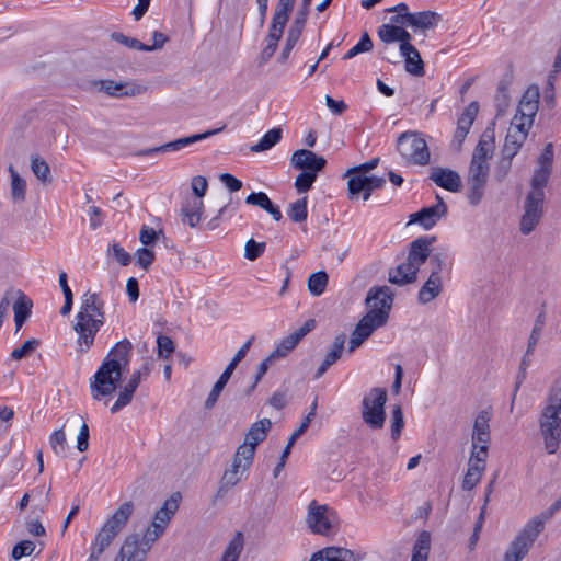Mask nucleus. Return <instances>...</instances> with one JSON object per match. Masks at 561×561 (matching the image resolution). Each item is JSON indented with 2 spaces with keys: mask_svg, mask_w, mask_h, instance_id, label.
Wrapping results in <instances>:
<instances>
[{
  "mask_svg": "<svg viewBox=\"0 0 561 561\" xmlns=\"http://www.w3.org/2000/svg\"><path fill=\"white\" fill-rule=\"evenodd\" d=\"M557 421H561V410L559 408L554 407L553 404L547 402V405L543 408L539 425L540 424H547V422L556 423Z\"/></svg>",
  "mask_w": 561,
  "mask_h": 561,
  "instance_id": "338daca9",
  "label": "nucleus"
},
{
  "mask_svg": "<svg viewBox=\"0 0 561 561\" xmlns=\"http://www.w3.org/2000/svg\"><path fill=\"white\" fill-rule=\"evenodd\" d=\"M313 319L307 320L298 330L284 337L273 351L277 358L286 357L299 342L314 328Z\"/></svg>",
  "mask_w": 561,
  "mask_h": 561,
  "instance_id": "2eb2a0df",
  "label": "nucleus"
},
{
  "mask_svg": "<svg viewBox=\"0 0 561 561\" xmlns=\"http://www.w3.org/2000/svg\"><path fill=\"white\" fill-rule=\"evenodd\" d=\"M203 206L204 204L202 199H193L192 202H187L183 205L181 208L183 222L187 224L191 228H194L201 220Z\"/></svg>",
  "mask_w": 561,
  "mask_h": 561,
  "instance_id": "c9c22d12",
  "label": "nucleus"
},
{
  "mask_svg": "<svg viewBox=\"0 0 561 561\" xmlns=\"http://www.w3.org/2000/svg\"><path fill=\"white\" fill-rule=\"evenodd\" d=\"M131 351V342L128 339H123L110 350L103 360H114L118 365V368L125 371L129 366Z\"/></svg>",
  "mask_w": 561,
  "mask_h": 561,
  "instance_id": "5701e85b",
  "label": "nucleus"
},
{
  "mask_svg": "<svg viewBox=\"0 0 561 561\" xmlns=\"http://www.w3.org/2000/svg\"><path fill=\"white\" fill-rule=\"evenodd\" d=\"M9 300L10 296H16V300L13 304L15 332H18L32 313L33 301L20 289L15 291H7Z\"/></svg>",
  "mask_w": 561,
  "mask_h": 561,
  "instance_id": "f3484780",
  "label": "nucleus"
},
{
  "mask_svg": "<svg viewBox=\"0 0 561 561\" xmlns=\"http://www.w3.org/2000/svg\"><path fill=\"white\" fill-rule=\"evenodd\" d=\"M288 217L294 222H301L307 219L308 210H307V197H302L300 199H297L296 202L291 203L289 205V208L287 210Z\"/></svg>",
  "mask_w": 561,
  "mask_h": 561,
  "instance_id": "3c124183",
  "label": "nucleus"
},
{
  "mask_svg": "<svg viewBox=\"0 0 561 561\" xmlns=\"http://www.w3.org/2000/svg\"><path fill=\"white\" fill-rule=\"evenodd\" d=\"M539 98V88L537 85H529L522 95L504 144L515 146L517 149L522 148L538 112Z\"/></svg>",
  "mask_w": 561,
  "mask_h": 561,
  "instance_id": "f257e3e1",
  "label": "nucleus"
},
{
  "mask_svg": "<svg viewBox=\"0 0 561 561\" xmlns=\"http://www.w3.org/2000/svg\"><path fill=\"white\" fill-rule=\"evenodd\" d=\"M99 89L113 98L135 96L144 93L146 87L129 82H115L114 80H99L94 82Z\"/></svg>",
  "mask_w": 561,
  "mask_h": 561,
  "instance_id": "4468645a",
  "label": "nucleus"
},
{
  "mask_svg": "<svg viewBox=\"0 0 561 561\" xmlns=\"http://www.w3.org/2000/svg\"><path fill=\"white\" fill-rule=\"evenodd\" d=\"M542 203L540 194H527L524 203V214L520 218L519 230L523 234H529L539 224L542 216Z\"/></svg>",
  "mask_w": 561,
  "mask_h": 561,
  "instance_id": "9d476101",
  "label": "nucleus"
},
{
  "mask_svg": "<svg viewBox=\"0 0 561 561\" xmlns=\"http://www.w3.org/2000/svg\"><path fill=\"white\" fill-rule=\"evenodd\" d=\"M404 57L405 71L415 77L424 76V62L419 50L413 47L411 50L400 53Z\"/></svg>",
  "mask_w": 561,
  "mask_h": 561,
  "instance_id": "72a5a7b5",
  "label": "nucleus"
},
{
  "mask_svg": "<svg viewBox=\"0 0 561 561\" xmlns=\"http://www.w3.org/2000/svg\"><path fill=\"white\" fill-rule=\"evenodd\" d=\"M545 323H546L545 313L541 312L535 319V323H534V327H533V330L530 332L528 343H527L526 356H530L534 353L536 345H537L539 339L541 337V334H542V331L545 328Z\"/></svg>",
  "mask_w": 561,
  "mask_h": 561,
  "instance_id": "a18cd8bd",
  "label": "nucleus"
},
{
  "mask_svg": "<svg viewBox=\"0 0 561 561\" xmlns=\"http://www.w3.org/2000/svg\"><path fill=\"white\" fill-rule=\"evenodd\" d=\"M306 426L305 424H300V426L291 434V436L289 437V440L287 443V445L285 446L282 455H280V458H279V461L278 463L276 465V467L274 468V471H273V476L274 478H277V476L279 474V472L283 470V468L285 467V463H286V460L291 451V448L294 447V444L295 442L306 432Z\"/></svg>",
  "mask_w": 561,
  "mask_h": 561,
  "instance_id": "79ce46f5",
  "label": "nucleus"
},
{
  "mask_svg": "<svg viewBox=\"0 0 561 561\" xmlns=\"http://www.w3.org/2000/svg\"><path fill=\"white\" fill-rule=\"evenodd\" d=\"M147 553V550L140 545V536L133 534L126 537L116 561H145Z\"/></svg>",
  "mask_w": 561,
  "mask_h": 561,
  "instance_id": "a211bd4d",
  "label": "nucleus"
},
{
  "mask_svg": "<svg viewBox=\"0 0 561 561\" xmlns=\"http://www.w3.org/2000/svg\"><path fill=\"white\" fill-rule=\"evenodd\" d=\"M253 340H254V336L250 337L239 348V351L234 354V356L232 357L230 363L227 365L225 370L221 373V375L219 376L218 380L213 386V389L210 390V392H209V394H208V397H207V399L205 401V404H204L205 409L209 410V409L214 408V405L216 404V402H217L221 391L224 390V388L228 383V381H229L233 370L236 369L238 364L245 357L249 348L252 345Z\"/></svg>",
  "mask_w": 561,
  "mask_h": 561,
  "instance_id": "1a4fd4ad",
  "label": "nucleus"
},
{
  "mask_svg": "<svg viewBox=\"0 0 561 561\" xmlns=\"http://www.w3.org/2000/svg\"><path fill=\"white\" fill-rule=\"evenodd\" d=\"M399 25L382 24L378 28V36L385 44H391L399 41Z\"/></svg>",
  "mask_w": 561,
  "mask_h": 561,
  "instance_id": "13d9d810",
  "label": "nucleus"
},
{
  "mask_svg": "<svg viewBox=\"0 0 561 561\" xmlns=\"http://www.w3.org/2000/svg\"><path fill=\"white\" fill-rule=\"evenodd\" d=\"M369 309L365 317H369L371 321L382 327L389 317L393 302V291L388 286L371 287L365 300Z\"/></svg>",
  "mask_w": 561,
  "mask_h": 561,
  "instance_id": "0eeeda50",
  "label": "nucleus"
},
{
  "mask_svg": "<svg viewBox=\"0 0 561 561\" xmlns=\"http://www.w3.org/2000/svg\"><path fill=\"white\" fill-rule=\"evenodd\" d=\"M39 344L41 341L37 339H31L25 341L20 347H16L11 352L12 359L20 360L28 356L39 346Z\"/></svg>",
  "mask_w": 561,
  "mask_h": 561,
  "instance_id": "052dcab7",
  "label": "nucleus"
},
{
  "mask_svg": "<svg viewBox=\"0 0 561 561\" xmlns=\"http://www.w3.org/2000/svg\"><path fill=\"white\" fill-rule=\"evenodd\" d=\"M490 172L489 163L471 160L467 179L488 180Z\"/></svg>",
  "mask_w": 561,
  "mask_h": 561,
  "instance_id": "4d7b16f0",
  "label": "nucleus"
},
{
  "mask_svg": "<svg viewBox=\"0 0 561 561\" xmlns=\"http://www.w3.org/2000/svg\"><path fill=\"white\" fill-rule=\"evenodd\" d=\"M157 345H158V356L161 358H168L175 348L174 342L171 337L167 335H158L157 337Z\"/></svg>",
  "mask_w": 561,
  "mask_h": 561,
  "instance_id": "69168bd1",
  "label": "nucleus"
},
{
  "mask_svg": "<svg viewBox=\"0 0 561 561\" xmlns=\"http://www.w3.org/2000/svg\"><path fill=\"white\" fill-rule=\"evenodd\" d=\"M490 413L485 410L477 415L472 431V447L478 448L479 444L490 443Z\"/></svg>",
  "mask_w": 561,
  "mask_h": 561,
  "instance_id": "393cba45",
  "label": "nucleus"
},
{
  "mask_svg": "<svg viewBox=\"0 0 561 561\" xmlns=\"http://www.w3.org/2000/svg\"><path fill=\"white\" fill-rule=\"evenodd\" d=\"M35 549V543L31 540H22L12 549V558L19 560L23 557L31 556Z\"/></svg>",
  "mask_w": 561,
  "mask_h": 561,
  "instance_id": "774afa93",
  "label": "nucleus"
},
{
  "mask_svg": "<svg viewBox=\"0 0 561 561\" xmlns=\"http://www.w3.org/2000/svg\"><path fill=\"white\" fill-rule=\"evenodd\" d=\"M484 469L485 465L469 462V468L463 477L462 489L471 491L481 480Z\"/></svg>",
  "mask_w": 561,
  "mask_h": 561,
  "instance_id": "37998d69",
  "label": "nucleus"
},
{
  "mask_svg": "<svg viewBox=\"0 0 561 561\" xmlns=\"http://www.w3.org/2000/svg\"><path fill=\"white\" fill-rule=\"evenodd\" d=\"M542 531L543 519L539 517L530 519L510 543L503 556V561H522Z\"/></svg>",
  "mask_w": 561,
  "mask_h": 561,
  "instance_id": "7ed1b4c3",
  "label": "nucleus"
},
{
  "mask_svg": "<svg viewBox=\"0 0 561 561\" xmlns=\"http://www.w3.org/2000/svg\"><path fill=\"white\" fill-rule=\"evenodd\" d=\"M444 208L440 207H423L419 211L410 215L409 224H420L425 229H431L435 224L444 217Z\"/></svg>",
  "mask_w": 561,
  "mask_h": 561,
  "instance_id": "b1692460",
  "label": "nucleus"
},
{
  "mask_svg": "<svg viewBox=\"0 0 561 561\" xmlns=\"http://www.w3.org/2000/svg\"><path fill=\"white\" fill-rule=\"evenodd\" d=\"M240 471L242 472V467L232 461L231 467L224 472L220 479L222 482V490L231 489L238 484V482L241 480Z\"/></svg>",
  "mask_w": 561,
  "mask_h": 561,
  "instance_id": "603ef678",
  "label": "nucleus"
},
{
  "mask_svg": "<svg viewBox=\"0 0 561 561\" xmlns=\"http://www.w3.org/2000/svg\"><path fill=\"white\" fill-rule=\"evenodd\" d=\"M224 128H225V126H222L220 128H215V129L206 130L205 133L195 134V135H192V136L179 138V139L173 140V141L167 142L168 151L181 150V149H183L186 146H190L192 144H195L197 141L207 139V138H209V137H211L214 135L219 134Z\"/></svg>",
  "mask_w": 561,
  "mask_h": 561,
  "instance_id": "2f4dec72",
  "label": "nucleus"
},
{
  "mask_svg": "<svg viewBox=\"0 0 561 561\" xmlns=\"http://www.w3.org/2000/svg\"><path fill=\"white\" fill-rule=\"evenodd\" d=\"M104 301L96 293H85L82 297L80 310L77 313L76 322H81L89 317H93L96 310L103 309Z\"/></svg>",
  "mask_w": 561,
  "mask_h": 561,
  "instance_id": "a878e982",
  "label": "nucleus"
},
{
  "mask_svg": "<svg viewBox=\"0 0 561 561\" xmlns=\"http://www.w3.org/2000/svg\"><path fill=\"white\" fill-rule=\"evenodd\" d=\"M329 282V276L324 271H318L312 273L308 277V289L313 296H320L324 293Z\"/></svg>",
  "mask_w": 561,
  "mask_h": 561,
  "instance_id": "c03bdc74",
  "label": "nucleus"
},
{
  "mask_svg": "<svg viewBox=\"0 0 561 561\" xmlns=\"http://www.w3.org/2000/svg\"><path fill=\"white\" fill-rule=\"evenodd\" d=\"M243 550V537L241 533H237L236 537L228 543L221 561H238Z\"/></svg>",
  "mask_w": 561,
  "mask_h": 561,
  "instance_id": "8fccbe9b",
  "label": "nucleus"
},
{
  "mask_svg": "<svg viewBox=\"0 0 561 561\" xmlns=\"http://www.w3.org/2000/svg\"><path fill=\"white\" fill-rule=\"evenodd\" d=\"M431 550V534L422 530L413 546L411 561H427Z\"/></svg>",
  "mask_w": 561,
  "mask_h": 561,
  "instance_id": "f704fd0d",
  "label": "nucleus"
},
{
  "mask_svg": "<svg viewBox=\"0 0 561 561\" xmlns=\"http://www.w3.org/2000/svg\"><path fill=\"white\" fill-rule=\"evenodd\" d=\"M440 20V14L434 11L414 12L409 16L408 27H411L414 32L420 31L426 35V31L435 28Z\"/></svg>",
  "mask_w": 561,
  "mask_h": 561,
  "instance_id": "aec40b11",
  "label": "nucleus"
},
{
  "mask_svg": "<svg viewBox=\"0 0 561 561\" xmlns=\"http://www.w3.org/2000/svg\"><path fill=\"white\" fill-rule=\"evenodd\" d=\"M135 505L131 501L124 502L103 524L98 531L94 542L91 547L95 550L104 552L112 543L114 538L126 526L128 519L133 515Z\"/></svg>",
  "mask_w": 561,
  "mask_h": 561,
  "instance_id": "f03ea898",
  "label": "nucleus"
},
{
  "mask_svg": "<svg viewBox=\"0 0 561 561\" xmlns=\"http://www.w3.org/2000/svg\"><path fill=\"white\" fill-rule=\"evenodd\" d=\"M111 38L130 49L141 50L147 49V44L141 43L137 38L128 37L119 32H114L111 34Z\"/></svg>",
  "mask_w": 561,
  "mask_h": 561,
  "instance_id": "e2e57ef3",
  "label": "nucleus"
},
{
  "mask_svg": "<svg viewBox=\"0 0 561 561\" xmlns=\"http://www.w3.org/2000/svg\"><path fill=\"white\" fill-rule=\"evenodd\" d=\"M164 534L160 525H150L142 537L140 538V545L147 552L151 549L152 545Z\"/></svg>",
  "mask_w": 561,
  "mask_h": 561,
  "instance_id": "864d4df0",
  "label": "nucleus"
},
{
  "mask_svg": "<svg viewBox=\"0 0 561 561\" xmlns=\"http://www.w3.org/2000/svg\"><path fill=\"white\" fill-rule=\"evenodd\" d=\"M550 174V170L548 167L538 168L531 179V190L528 194H540V198L545 199V192L543 187L546 186L548 182V178Z\"/></svg>",
  "mask_w": 561,
  "mask_h": 561,
  "instance_id": "49530a36",
  "label": "nucleus"
},
{
  "mask_svg": "<svg viewBox=\"0 0 561 561\" xmlns=\"http://www.w3.org/2000/svg\"><path fill=\"white\" fill-rule=\"evenodd\" d=\"M290 162L295 169L304 172H313L314 174L321 172L327 164V160L323 157L308 149L296 150L291 156Z\"/></svg>",
  "mask_w": 561,
  "mask_h": 561,
  "instance_id": "ddd939ff",
  "label": "nucleus"
},
{
  "mask_svg": "<svg viewBox=\"0 0 561 561\" xmlns=\"http://www.w3.org/2000/svg\"><path fill=\"white\" fill-rule=\"evenodd\" d=\"M282 139V129L273 128L268 130L264 136L260 139V141L253 146H251L250 150L252 152H262L271 149Z\"/></svg>",
  "mask_w": 561,
  "mask_h": 561,
  "instance_id": "a19ab883",
  "label": "nucleus"
},
{
  "mask_svg": "<svg viewBox=\"0 0 561 561\" xmlns=\"http://www.w3.org/2000/svg\"><path fill=\"white\" fill-rule=\"evenodd\" d=\"M488 180L467 179V199L471 206H478L485 192Z\"/></svg>",
  "mask_w": 561,
  "mask_h": 561,
  "instance_id": "e433bc0d",
  "label": "nucleus"
},
{
  "mask_svg": "<svg viewBox=\"0 0 561 561\" xmlns=\"http://www.w3.org/2000/svg\"><path fill=\"white\" fill-rule=\"evenodd\" d=\"M31 170L43 184H50L53 182L50 168L42 157L37 154L31 157Z\"/></svg>",
  "mask_w": 561,
  "mask_h": 561,
  "instance_id": "4c0bfd02",
  "label": "nucleus"
},
{
  "mask_svg": "<svg viewBox=\"0 0 561 561\" xmlns=\"http://www.w3.org/2000/svg\"><path fill=\"white\" fill-rule=\"evenodd\" d=\"M443 289V282L440 276H428L427 280L420 288L417 300L420 304L425 305L435 299Z\"/></svg>",
  "mask_w": 561,
  "mask_h": 561,
  "instance_id": "c85d7f7f",
  "label": "nucleus"
},
{
  "mask_svg": "<svg viewBox=\"0 0 561 561\" xmlns=\"http://www.w3.org/2000/svg\"><path fill=\"white\" fill-rule=\"evenodd\" d=\"M391 419H392V422H391V437L393 440H397L400 435H401V431L404 426V419H403V412H402V409L400 405H394L392 408V413H391Z\"/></svg>",
  "mask_w": 561,
  "mask_h": 561,
  "instance_id": "bf43d9fd",
  "label": "nucleus"
},
{
  "mask_svg": "<svg viewBox=\"0 0 561 561\" xmlns=\"http://www.w3.org/2000/svg\"><path fill=\"white\" fill-rule=\"evenodd\" d=\"M345 341L346 335L344 333H341L335 336L330 351L325 354L323 362L321 363V365L319 366L313 376L314 379L321 378L324 375V373L341 358L342 353L344 351Z\"/></svg>",
  "mask_w": 561,
  "mask_h": 561,
  "instance_id": "4be33fe9",
  "label": "nucleus"
},
{
  "mask_svg": "<svg viewBox=\"0 0 561 561\" xmlns=\"http://www.w3.org/2000/svg\"><path fill=\"white\" fill-rule=\"evenodd\" d=\"M495 148V134L493 127H488L482 133L474 150L471 160L489 163Z\"/></svg>",
  "mask_w": 561,
  "mask_h": 561,
  "instance_id": "6ab92c4d",
  "label": "nucleus"
},
{
  "mask_svg": "<svg viewBox=\"0 0 561 561\" xmlns=\"http://www.w3.org/2000/svg\"><path fill=\"white\" fill-rule=\"evenodd\" d=\"M387 398V390L376 387L371 388L363 399L362 417L363 421L373 430L383 427L386 421L385 405Z\"/></svg>",
  "mask_w": 561,
  "mask_h": 561,
  "instance_id": "423d86ee",
  "label": "nucleus"
},
{
  "mask_svg": "<svg viewBox=\"0 0 561 561\" xmlns=\"http://www.w3.org/2000/svg\"><path fill=\"white\" fill-rule=\"evenodd\" d=\"M512 83V80L510 78H503L497 85L496 94L494 96V104L496 108L495 117H502L505 115L510 103H511V96L508 93L510 85Z\"/></svg>",
  "mask_w": 561,
  "mask_h": 561,
  "instance_id": "c756f323",
  "label": "nucleus"
},
{
  "mask_svg": "<svg viewBox=\"0 0 561 561\" xmlns=\"http://www.w3.org/2000/svg\"><path fill=\"white\" fill-rule=\"evenodd\" d=\"M380 328L379 324L371 321L369 317H363L362 320L356 324L352 337L350 340L348 353L354 352L357 347H359L365 340H367L371 333Z\"/></svg>",
  "mask_w": 561,
  "mask_h": 561,
  "instance_id": "412c9836",
  "label": "nucleus"
},
{
  "mask_svg": "<svg viewBox=\"0 0 561 561\" xmlns=\"http://www.w3.org/2000/svg\"><path fill=\"white\" fill-rule=\"evenodd\" d=\"M9 173L11 176V196L15 203H21L25 199L26 195V182L19 175L16 170L9 165Z\"/></svg>",
  "mask_w": 561,
  "mask_h": 561,
  "instance_id": "58836bf2",
  "label": "nucleus"
},
{
  "mask_svg": "<svg viewBox=\"0 0 561 561\" xmlns=\"http://www.w3.org/2000/svg\"><path fill=\"white\" fill-rule=\"evenodd\" d=\"M255 449V446L247 444L245 442L238 447L232 461L242 467V472L247 471L252 465Z\"/></svg>",
  "mask_w": 561,
  "mask_h": 561,
  "instance_id": "ea45409f",
  "label": "nucleus"
},
{
  "mask_svg": "<svg viewBox=\"0 0 561 561\" xmlns=\"http://www.w3.org/2000/svg\"><path fill=\"white\" fill-rule=\"evenodd\" d=\"M264 242H256L254 239H250L245 242L244 245V257L250 261H255L264 253Z\"/></svg>",
  "mask_w": 561,
  "mask_h": 561,
  "instance_id": "0e129e2a",
  "label": "nucleus"
},
{
  "mask_svg": "<svg viewBox=\"0 0 561 561\" xmlns=\"http://www.w3.org/2000/svg\"><path fill=\"white\" fill-rule=\"evenodd\" d=\"M417 278L416 270L408 265V261L402 262L396 268L389 271V282L391 284L403 286L414 283Z\"/></svg>",
  "mask_w": 561,
  "mask_h": 561,
  "instance_id": "cd10ccee",
  "label": "nucleus"
},
{
  "mask_svg": "<svg viewBox=\"0 0 561 561\" xmlns=\"http://www.w3.org/2000/svg\"><path fill=\"white\" fill-rule=\"evenodd\" d=\"M346 178H348V182H347L348 197L351 199L357 198L359 196V194L362 193V191L366 187V185H368L367 175L352 172Z\"/></svg>",
  "mask_w": 561,
  "mask_h": 561,
  "instance_id": "de8ad7c7",
  "label": "nucleus"
},
{
  "mask_svg": "<svg viewBox=\"0 0 561 561\" xmlns=\"http://www.w3.org/2000/svg\"><path fill=\"white\" fill-rule=\"evenodd\" d=\"M310 561H355L354 552L340 547H327L312 554Z\"/></svg>",
  "mask_w": 561,
  "mask_h": 561,
  "instance_id": "bb28decb",
  "label": "nucleus"
},
{
  "mask_svg": "<svg viewBox=\"0 0 561 561\" xmlns=\"http://www.w3.org/2000/svg\"><path fill=\"white\" fill-rule=\"evenodd\" d=\"M271 427L272 422L270 419L264 417L262 420L254 422L249 428L248 433L245 434V443L256 447L266 438Z\"/></svg>",
  "mask_w": 561,
  "mask_h": 561,
  "instance_id": "7c9ffc66",
  "label": "nucleus"
},
{
  "mask_svg": "<svg viewBox=\"0 0 561 561\" xmlns=\"http://www.w3.org/2000/svg\"><path fill=\"white\" fill-rule=\"evenodd\" d=\"M540 434L543 438L546 451L550 455L556 454L561 440V431L540 427Z\"/></svg>",
  "mask_w": 561,
  "mask_h": 561,
  "instance_id": "09e8293b",
  "label": "nucleus"
},
{
  "mask_svg": "<svg viewBox=\"0 0 561 561\" xmlns=\"http://www.w3.org/2000/svg\"><path fill=\"white\" fill-rule=\"evenodd\" d=\"M318 174H314L313 172H301L296 176L295 180V187L298 193H306L311 187L314 181L317 180Z\"/></svg>",
  "mask_w": 561,
  "mask_h": 561,
  "instance_id": "680f3d73",
  "label": "nucleus"
},
{
  "mask_svg": "<svg viewBox=\"0 0 561 561\" xmlns=\"http://www.w3.org/2000/svg\"><path fill=\"white\" fill-rule=\"evenodd\" d=\"M136 389V387L127 382L123 390L119 392L117 400L112 405L111 412L116 413L123 408H125L127 404H129L131 402Z\"/></svg>",
  "mask_w": 561,
  "mask_h": 561,
  "instance_id": "5fc2aeb1",
  "label": "nucleus"
},
{
  "mask_svg": "<svg viewBox=\"0 0 561 561\" xmlns=\"http://www.w3.org/2000/svg\"><path fill=\"white\" fill-rule=\"evenodd\" d=\"M436 241V237H420L413 240L409 247L408 265L416 270L419 273L421 265H423L432 253V244Z\"/></svg>",
  "mask_w": 561,
  "mask_h": 561,
  "instance_id": "f8f14e48",
  "label": "nucleus"
},
{
  "mask_svg": "<svg viewBox=\"0 0 561 561\" xmlns=\"http://www.w3.org/2000/svg\"><path fill=\"white\" fill-rule=\"evenodd\" d=\"M178 507H179V502L173 496L165 500L163 505L156 512L151 524L160 525L164 531L168 523L171 520V518L174 515V513L176 512Z\"/></svg>",
  "mask_w": 561,
  "mask_h": 561,
  "instance_id": "473e14b6",
  "label": "nucleus"
},
{
  "mask_svg": "<svg viewBox=\"0 0 561 561\" xmlns=\"http://www.w3.org/2000/svg\"><path fill=\"white\" fill-rule=\"evenodd\" d=\"M428 179L437 186L453 193H457L462 188V181L459 173L451 169L440 167L433 168Z\"/></svg>",
  "mask_w": 561,
  "mask_h": 561,
  "instance_id": "dca6fc26",
  "label": "nucleus"
},
{
  "mask_svg": "<svg viewBox=\"0 0 561 561\" xmlns=\"http://www.w3.org/2000/svg\"><path fill=\"white\" fill-rule=\"evenodd\" d=\"M306 522L313 534L329 535L337 523V516L328 505L312 500L308 505Z\"/></svg>",
  "mask_w": 561,
  "mask_h": 561,
  "instance_id": "6e6552de",
  "label": "nucleus"
},
{
  "mask_svg": "<svg viewBox=\"0 0 561 561\" xmlns=\"http://www.w3.org/2000/svg\"><path fill=\"white\" fill-rule=\"evenodd\" d=\"M373 47L374 44L370 36L368 35L367 32H364L359 42L344 55L343 59L347 60L355 57L358 54L368 53L373 49Z\"/></svg>",
  "mask_w": 561,
  "mask_h": 561,
  "instance_id": "6e6d98bb",
  "label": "nucleus"
},
{
  "mask_svg": "<svg viewBox=\"0 0 561 561\" xmlns=\"http://www.w3.org/2000/svg\"><path fill=\"white\" fill-rule=\"evenodd\" d=\"M397 149L410 163L425 165L430 162L431 153L420 131H404L397 139Z\"/></svg>",
  "mask_w": 561,
  "mask_h": 561,
  "instance_id": "20e7f679",
  "label": "nucleus"
},
{
  "mask_svg": "<svg viewBox=\"0 0 561 561\" xmlns=\"http://www.w3.org/2000/svg\"><path fill=\"white\" fill-rule=\"evenodd\" d=\"M104 324V320L89 317L81 322H76L73 330L78 334V351L85 353L94 343L95 334Z\"/></svg>",
  "mask_w": 561,
  "mask_h": 561,
  "instance_id": "9b49d317",
  "label": "nucleus"
},
{
  "mask_svg": "<svg viewBox=\"0 0 561 561\" xmlns=\"http://www.w3.org/2000/svg\"><path fill=\"white\" fill-rule=\"evenodd\" d=\"M123 373L124 370L118 368L116 362L103 360L90 380L92 398L100 400L101 397L112 394L117 389Z\"/></svg>",
  "mask_w": 561,
  "mask_h": 561,
  "instance_id": "39448f33",
  "label": "nucleus"
}]
</instances>
